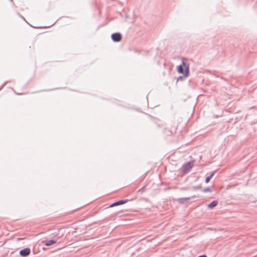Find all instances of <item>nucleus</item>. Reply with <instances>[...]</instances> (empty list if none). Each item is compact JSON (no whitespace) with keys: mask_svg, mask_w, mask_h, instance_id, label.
<instances>
[{"mask_svg":"<svg viewBox=\"0 0 257 257\" xmlns=\"http://www.w3.org/2000/svg\"><path fill=\"white\" fill-rule=\"evenodd\" d=\"M177 71L180 74H183L184 77H188L189 74V64L185 63L182 59V63L178 66Z\"/></svg>","mask_w":257,"mask_h":257,"instance_id":"f257e3e1","label":"nucleus"},{"mask_svg":"<svg viewBox=\"0 0 257 257\" xmlns=\"http://www.w3.org/2000/svg\"><path fill=\"white\" fill-rule=\"evenodd\" d=\"M111 39L114 42H119L121 39V35L119 33H115L111 35Z\"/></svg>","mask_w":257,"mask_h":257,"instance_id":"f03ea898","label":"nucleus"},{"mask_svg":"<svg viewBox=\"0 0 257 257\" xmlns=\"http://www.w3.org/2000/svg\"><path fill=\"white\" fill-rule=\"evenodd\" d=\"M30 249L28 247L25 248L20 251V254L23 257L28 256L30 253Z\"/></svg>","mask_w":257,"mask_h":257,"instance_id":"7ed1b4c3","label":"nucleus"},{"mask_svg":"<svg viewBox=\"0 0 257 257\" xmlns=\"http://www.w3.org/2000/svg\"><path fill=\"white\" fill-rule=\"evenodd\" d=\"M192 167V165L191 162H188L183 166V171L187 172L190 170Z\"/></svg>","mask_w":257,"mask_h":257,"instance_id":"20e7f679","label":"nucleus"},{"mask_svg":"<svg viewBox=\"0 0 257 257\" xmlns=\"http://www.w3.org/2000/svg\"><path fill=\"white\" fill-rule=\"evenodd\" d=\"M127 202V200H119L118 201L112 203V204H111L109 206V207H114V206L122 205V204H123Z\"/></svg>","mask_w":257,"mask_h":257,"instance_id":"39448f33","label":"nucleus"},{"mask_svg":"<svg viewBox=\"0 0 257 257\" xmlns=\"http://www.w3.org/2000/svg\"><path fill=\"white\" fill-rule=\"evenodd\" d=\"M217 205V202L215 201H213L211 203H210V204H209L208 205V207L209 208L212 209V208H214V207H215Z\"/></svg>","mask_w":257,"mask_h":257,"instance_id":"423d86ee","label":"nucleus"},{"mask_svg":"<svg viewBox=\"0 0 257 257\" xmlns=\"http://www.w3.org/2000/svg\"><path fill=\"white\" fill-rule=\"evenodd\" d=\"M56 242V240H48L46 243H45V245L46 246H50L54 243H55Z\"/></svg>","mask_w":257,"mask_h":257,"instance_id":"0eeeda50","label":"nucleus"},{"mask_svg":"<svg viewBox=\"0 0 257 257\" xmlns=\"http://www.w3.org/2000/svg\"><path fill=\"white\" fill-rule=\"evenodd\" d=\"M190 199L189 197L181 198L178 199V201L180 203H184L185 201H188Z\"/></svg>","mask_w":257,"mask_h":257,"instance_id":"6e6552de","label":"nucleus"},{"mask_svg":"<svg viewBox=\"0 0 257 257\" xmlns=\"http://www.w3.org/2000/svg\"><path fill=\"white\" fill-rule=\"evenodd\" d=\"M214 173H212L210 176L207 177L205 179V182L206 183H208L209 182V181L210 180V179L212 178V177L213 176Z\"/></svg>","mask_w":257,"mask_h":257,"instance_id":"1a4fd4ad","label":"nucleus"},{"mask_svg":"<svg viewBox=\"0 0 257 257\" xmlns=\"http://www.w3.org/2000/svg\"><path fill=\"white\" fill-rule=\"evenodd\" d=\"M210 191V189L209 188H207L203 190V191L205 192Z\"/></svg>","mask_w":257,"mask_h":257,"instance_id":"9d476101","label":"nucleus"},{"mask_svg":"<svg viewBox=\"0 0 257 257\" xmlns=\"http://www.w3.org/2000/svg\"><path fill=\"white\" fill-rule=\"evenodd\" d=\"M182 78H183V77H182V76H180V77H179V78H178V79H182Z\"/></svg>","mask_w":257,"mask_h":257,"instance_id":"9b49d317","label":"nucleus"}]
</instances>
